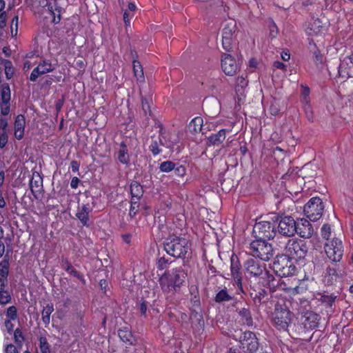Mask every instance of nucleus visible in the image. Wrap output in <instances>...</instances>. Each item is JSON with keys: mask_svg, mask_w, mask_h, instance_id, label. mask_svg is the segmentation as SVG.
I'll return each mask as SVG.
<instances>
[{"mask_svg": "<svg viewBox=\"0 0 353 353\" xmlns=\"http://www.w3.org/2000/svg\"><path fill=\"white\" fill-rule=\"evenodd\" d=\"M308 248L306 243L301 239H289L285 248V254L277 257L272 264L275 273L281 277L290 276L295 274L296 267L289 259H303Z\"/></svg>", "mask_w": 353, "mask_h": 353, "instance_id": "nucleus-1", "label": "nucleus"}, {"mask_svg": "<svg viewBox=\"0 0 353 353\" xmlns=\"http://www.w3.org/2000/svg\"><path fill=\"white\" fill-rule=\"evenodd\" d=\"M185 273L181 268L165 272L159 279V284L164 292H175L185 279Z\"/></svg>", "mask_w": 353, "mask_h": 353, "instance_id": "nucleus-2", "label": "nucleus"}, {"mask_svg": "<svg viewBox=\"0 0 353 353\" xmlns=\"http://www.w3.org/2000/svg\"><path fill=\"white\" fill-rule=\"evenodd\" d=\"M165 251L175 258H183L190 250L188 241L181 236L175 235L169 236L163 243Z\"/></svg>", "mask_w": 353, "mask_h": 353, "instance_id": "nucleus-3", "label": "nucleus"}, {"mask_svg": "<svg viewBox=\"0 0 353 353\" xmlns=\"http://www.w3.org/2000/svg\"><path fill=\"white\" fill-rule=\"evenodd\" d=\"M292 314L285 305L276 304L272 315V321L278 330L285 331L291 323Z\"/></svg>", "mask_w": 353, "mask_h": 353, "instance_id": "nucleus-4", "label": "nucleus"}, {"mask_svg": "<svg viewBox=\"0 0 353 353\" xmlns=\"http://www.w3.org/2000/svg\"><path fill=\"white\" fill-rule=\"evenodd\" d=\"M251 254L263 261H269L273 255L272 245L265 240L257 239L253 241L250 246Z\"/></svg>", "mask_w": 353, "mask_h": 353, "instance_id": "nucleus-5", "label": "nucleus"}, {"mask_svg": "<svg viewBox=\"0 0 353 353\" xmlns=\"http://www.w3.org/2000/svg\"><path fill=\"white\" fill-rule=\"evenodd\" d=\"M324 210L322 200L312 197L304 206V214L311 221H316L321 217Z\"/></svg>", "mask_w": 353, "mask_h": 353, "instance_id": "nucleus-6", "label": "nucleus"}, {"mask_svg": "<svg viewBox=\"0 0 353 353\" xmlns=\"http://www.w3.org/2000/svg\"><path fill=\"white\" fill-rule=\"evenodd\" d=\"M325 252L327 257L332 261H339L343 255V245L342 241L334 238L325 244Z\"/></svg>", "mask_w": 353, "mask_h": 353, "instance_id": "nucleus-7", "label": "nucleus"}, {"mask_svg": "<svg viewBox=\"0 0 353 353\" xmlns=\"http://www.w3.org/2000/svg\"><path fill=\"white\" fill-rule=\"evenodd\" d=\"M241 348L248 353H265L262 350L258 351L259 342L254 333L251 331L243 332L240 340Z\"/></svg>", "mask_w": 353, "mask_h": 353, "instance_id": "nucleus-8", "label": "nucleus"}, {"mask_svg": "<svg viewBox=\"0 0 353 353\" xmlns=\"http://www.w3.org/2000/svg\"><path fill=\"white\" fill-rule=\"evenodd\" d=\"M254 232L259 239H272L276 236L275 226L270 221H261L256 223L253 228Z\"/></svg>", "mask_w": 353, "mask_h": 353, "instance_id": "nucleus-9", "label": "nucleus"}, {"mask_svg": "<svg viewBox=\"0 0 353 353\" xmlns=\"http://www.w3.org/2000/svg\"><path fill=\"white\" fill-rule=\"evenodd\" d=\"M279 234L285 236H291L296 233V221L291 216L282 218L278 225Z\"/></svg>", "mask_w": 353, "mask_h": 353, "instance_id": "nucleus-10", "label": "nucleus"}, {"mask_svg": "<svg viewBox=\"0 0 353 353\" xmlns=\"http://www.w3.org/2000/svg\"><path fill=\"white\" fill-rule=\"evenodd\" d=\"M54 70V67L52 62L48 59L41 60L37 66L32 71L30 75V80L35 81L39 77L51 72Z\"/></svg>", "mask_w": 353, "mask_h": 353, "instance_id": "nucleus-11", "label": "nucleus"}, {"mask_svg": "<svg viewBox=\"0 0 353 353\" xmlns=\"http://www.w3.org/2000/svg\"><path fill=\"white\" fill-rule=\"evenodd\" d=\"M221 68L226 75L232 76L236 72L239 65L233 57L224 54L221 57Z\"/></svg>", "mask_w": 353, "mask_h": 353, "instance_id": "nucleus-12", "label": "nucleus"}, {"mask_svg": "<svg viewBox=\"0 0 353 353\" xmlns=\"http://www.w3.org/2000/svg\"><path fill=\"white\" fill-rule=\"evenodd\" d=\"M325 30V26L319 19H311L305 24V33L309 37L321 35Z\"/></svg>", "mask_w": 353, "mask_h": 353, "instance_id": "nucleus-13", "label": "nucleus"}, {"mask_svg": "<svg viewBox=\"0 0 353 353\" xmlns=\"http://www.w3.org/2000/svg\"><path fill=\"white\" fill-rule=\"evenodd\" d=\"M296 233L301 237L310 238L313 234V228L308 220L300 219L296 221Z\"/></svg>", "mask_w": 353, "mask_h": 353, "instance_id": "nucleus-14", "label": "nucleus"}, {"mask_svg": "<svg viewBox=\"0 0 353 353\" xmlns=\"http://www.w3.org/2000/svg\"><path fill=\"white\" fill-rule=\"evenodd\" d=\"M30 188L36 199H38L43 192V178L38 172H33L30 181Z\"/></svg>", "mask_w": 353, "mask_h": 353, "instance_id": "nucleus-15", "label": "nucleus"}, {"mask_svg": "<svg viewBox=\"0 0 353 353\" xmlns=\"http://www.w3.org/2000/svg\"><path fill=\"white\" fill-rule=\"evenodd\" d=\"M244 266L246 274L250 276H259L264 270V267L253 259H248Z\"/></svg>", "mask_w": 353, "mask_h": 353, "instance_id": "nucleus-16", "label": "nucleus"}, {"mask_svg": "<svg viewBox=\"0 0 353 353\" xmlns=\"http://www.w3.org/2000/svg\"><path fill=\"white\" fill-rule=\"evenodd\" d=\"M319 316L312 312H307L303 317V325L306 329H314L318 326Z\"/></svg>", "mask_w": 353, "mask_h": 353, "instance_id": "nucleus-17", "label": "nucleus"}, {"mask_svg": "<svg viewBox=\"0 0 353 353\" xmlns=\"http://www.w3.org/2000/svg\"><path fill=\"white\" fill-rule=\"evenodd\" d=\"M26 125V119L23 115L19 114L17 116L14 124V137L20 140L24 134V128Z\"/></svg>", "mask_w": 353, "mask_h": 353, "instance_id": "nucleus-18", "label": "nucleus"}, {"mask_svg": "<svg viewBox=\"0 0 353 353\" xmlns=\"http://www.w3.org/2000/svg\"><path fill=\"white\" fill-rule=\"evenodd\" d=\"M90 212L91 209L88 205H83L78 208L76 216L81 223L85 226L89 225L88 221Z\"/></svg>", "mask_w": 353, "mask_h": 353, "instance_id": "nucleus-19", "label": "nucleus"}, {"mask_svg": "<svg viewBox=\"0 0 353 353\" xmlns=\"http://www.w3.org/2000/svg\"><path fill=\"white\" fill-rule=\"evenodd\" d=\"M118 335L121 340L127 345L134 344L136 339L132 332L128 327H123L119 330Z\"/></svg>", "mask_w": 353, "mask_h": 353, "instance_id": "nucleus-20", "label": "nucleus"}, {"mask_svg": "<svg viewBox=\"0 0 353 353\" xmlns=\"http://www.w3.org/2000/svg\"><path fill=\"white\" fill-rule=\"evenodd\" d=\"M316 300L325 307H332L336 299L334 294H319L316 297Z\"/></svg>", "mask_w": 353, "mask_h": 353, "instance_id": "nucleus-21", "label": "nucleus"}, {"mask_svg": "<svg viewBox=\"0 0 353 353\" xmlns=\"http://www.w3.org/2000/svg\"><path fill=\"white\" fill-rule=\"evenodd\" d=\"M226 131L224 129L220 130L217 133L212 134L208 138L209 145H219L225 140Z\"/></svg>", "mask_w": 353, "mask_h": 353, "instance_id": "nucleus-22", "label": "nucleus"}, {"mask_svg": "<svg viewBox=\"0 0 353 353\" xmlns=\"http://www.w3.org/2000/svg\"><path fill=\"white\" fill-rule=\"evenodd\" d=\"M203 123V119L201 117H196L189 123L188 130L192 134L201 132Z\"/></svg>", "mask_w": 353, "mask_h": 353, "instance_id": "nucleus-23", "label": "nucleus"}, {"mask_svg": "<svg viewBox=\"0 0 353 353\" xmlns=\"http://www.w3.org/2000/svg\"><path fill=\"white\" fill-rule=\"evenodd\" d=\"M118 160L121 163L125 165H128L130 162L128 150L124 142H121L120 144V148L118 151Z\"/></svg>", "mask_w": 353, "mask_h": 353, "instance_id": "nucleus-24", "label": "nucleus"}, {"mask_svg": "<svg viewBox=\"0 0 353 353\" xmlns=\"http://www.w3.org/2000/svg\"><path fill=\"white\" fill-rule=\"evenodd\" d=\"M47 6L49 12L53 17V23H58L61 20V8L55 3H49L47 4Z\"/></svg>", "mask_w": 353, "mask_h": 353, "instance_id": "nucleus-25", "label": "nucleus"}, {"mask_svg": "<svg viewBox=\"0 0 353 353\" xmlns=\"http://www.w3.org/2000/svg\"><path fill=\"white\" fill-rule=\"evenodd\" d=\"M173 135L169 133H161L159 135V142L162 145L171 148L176 144V139H172Z\"/></svg>", "mask_w": 353, "mask_h": 353, "instance_id": "nucleus-26", "label": "nucleus"}, {"mask_svg": "<svg viewBox=\"0 0 353 353\" xmlns=\"http://www.w3.org/2000/svg\"><path fill=\"white\" fill-rule=\"evenodd\" d=\"M233 296L231 295L228 291L225 288L217 292L214 297V301L216 303L228 302L232 299Z\"/></svg>", "mask_w": 353, "mask_h": 353, "instance_id": "nucleus-27", "label": "nucleus"}, {"mask_svg": "<svg viewBox=\"0 0 353 353\" xmlns=\"http://www.w3.org/2000/svg\"><path fill=\"white\" fill-rule=\"evenodd\" d=\"M130 192L132 200H139L143 195L142 186L137 182H133L130 185Z\"/></svg>", "mask_w": 353, "mask_h": 353, "instance_id": "nucleus-28", "label": "nucleus"}, {"mask_svg": "<svg viewBox=\"0 0 353 353\" xmlns=\"http://www.w3.org/2000/svg\"><path fill=\"white\" fill-rule=\"evenodd\" d=\"M54 311V307L52 304H47L46 306H45L42 310V320L43 322L48 325L50 323V315L52 312Z\"/></svg>", "mask_w": 353, "mask_h": 353, "instance_id": "nucleus-29", "label": "nucleus"}, {"mask_svg": "<svg viewBox=\"0 0 353 353\" xmlns=\"http://www.w3.org/2000/svg\"><path fill=\"white\" fill-rule=\"evenodd\" d=\"M133 71L137 81H142L144 79L143 70L141 65L138 61H133Z\"/></svg>", "mask_w": 353, "mask_h": 353, "instance_id": "nucleus-30", "label": "nucleus"}, {"mask_svg": "<svg viewBox=\"0 0 353 353\" xmlns=\"http://www.w3.org/2000/svg\"><path fill=\"white\" fill-rule=\"evenodd\" d=\"M239 316L242 318L243 323L248 326H251L252 325V319L250 314V312L248 309L243 308L239 310Z\"/></svg>", "mask_w": 353, "mask_h": 353, "instance_id": "nucleus-31", "label": "nucleus"}, {"mask_svg": "<svg viewBox=\"0 0 353 353\" xmlns=\"http://www.w3.org/2000/svg\"><path fill=\"white\" fill-rule=\"evenodd\" d=\"M231 265H230V270L232 276L235 274H241L240 272V264L238 259V257L235 255H232L231 257Z\"/></svg>", "mask_w": 353, "mask_h": 353, "instance_id": "nucleus-32", "label": "nucleus"}, {"mask_svg": "<svg viewBox=\"0 0 353 353\" xmlns=\"http://www.w3.org/2000/svg\"><path fill=\"white\" fill-rule=\"evenodd\" d=\"M161 145H162V144L159 142V137H158V139H152L149 146V148L154 156H156L161 153Z\"/></svg>", "mask_w": 353, "mask_h": 353, "instance_id": "nucleus-33", "label": "nucleus"}, {"mask_svg": "<svg viewBox=\"0 0 353 353\" xmlns=\"http://www.w3.org/2000/svg\"><path fill=\"white\" fill-rule=\"evenodd\" d=\"M353 67V52L350 54L345 56L341 61L339 65L340 69H346Z\"/></svg>", "mask_w": 353, "mask_h": 353, "instance_id": "nucleus-34", "label": "nucleus"}, {"mask_svg": "<svg viewBox=\"0 0 353 353\" xmlns=\"http://www.w3.org/2000/svg\"><path fill=\"white\" fill-rule=\"evenodd\" d=\"M234 24L232 23L226 25L223 30L222 37L233 39V34L234 33Z\"/></svg>", "mask_w": 353, "mask_h": 353, "instance_id": "nucleus-35", "label": "nucleus"}, {"mask_svg": "<svg viewBox=\"0 0 353 353\" xmlns=\"http://www.w3.org/2000/svg\"><path fill=\"white\" fill-rule=\"evenodd\" d=\"M10 99V90L8 85H3L1 88V100L3 102H9Z\"/></svg>", "mask_w": 353, "mask_h": 353, "instance_id": "nucleus-36", "label": "nucleus"}, {"mask_svg": "<svg viewBox=\"0 0 353 353\" xmlns=\"http://www.w3.org/2000/svg\"><path fill=\"white\" fill-rule=\"evenodd\" d=\"M65 270L68 274L78 278L79 279H83V275L80 274L75 268H74V267L68 261L65 262Z\"/></svg>", "mask_w": 353, "mask_h": 353, "instance_id": "nucleus-37", "label": "nucleus"}, {"mask_svg": "<svg viewBox=\"0 0 353 353\" xmlns=\"http://www.w3.org/2000/svg\"><path fill=\"white\" fill-rule=\"evenodd\" d=\"M301 101L305 105H308L310 104V88L308 86L304 85H301Z\"/></svg>", "mask_w": 353, "mask_h": 353, "instance_id": "nucleus-38", "label": "nucleus"}, {"mask_svg": "<svg viewBox=\"0 0 353 353\" xmlns=\"http://www.w3.org/2000/svg\"><path fill=\"white\" fill-rule=\"evenodd\" d=\"M175 164L170 161H163L160 164L159 169L163 172H169L174 169Z\"/></svg>", "mask_w": 353, "mask_h": 353, "instance_id": "nucleus-39", "label": "nucleus"}, {"mask_svg": "<svg viewBox=\"0 0 353 353\" xmlns=\"http://www.w3.org/2000/svg\"><path fill=\"white\" fill-rule=\"evenodd\" d=\"M9 263L8 260H3L0 263V275L1 278L7 279L8 274Z\"/></svg>", "mask_w": 353, "mask_h": 353, "instance_id": "nucleus-40", "label": "nucleus"}, {"mask_svg": "<svg viewBox=\"0 0 353 353\" xmlns=\"http://www.w3.org/2000/svg\"><path fill=\"white\" fill-rule=\"evenodd\" d=\"M234 280V284L237 285L236 293L240 294L243 292L242 285L241 274H235L232 276Z\"/></svg>", "mask_w": 353, "mask_h": 353, "instance_id": "nucleus-41", "label": "nucleus"}, {"mask_svg": "<svg viewBox=\"0 0 353 353\" xmlns=\"http://www.w3.org/2000/svg\"><path fill=\"white\" fill-rule=\"evenodd\" d=\"M39 350L41 353H50V345L46 338L41 337L39 339Z\"/></svg>", "mask_w": 353, "mask_h": 353, "instance_id": "nucleus-42", "label": "nucleus"}, {"mask_svg": "<svg viewBox=\"0 0 353 353\" xmlns=\"http://www.w3.org/2000/svg\"><path fill=\"white\" fill-rule=\"evenodd\" d=\"M321 236L323 239L328 240L331 236L332 230L330 225L324 224L321 228Z\"/></svg>", "mask_w": 353, "mask_h": 353, "instance_id": "nucleus-43", "label": "nucleus"}, {"mask_svg": "<svg viewBox=\"0 0 353 353\" xmlns=\"http://www.w3.org/2000/svg\"><path fill=\"white\" fill-rule=\"evenodd\" d=\"M18 22H19V17L18 15L14 16L11 21L10 29L11 34L12 36H16L18 30Z\"/></svg>", "mask_w": 353, "mask_h": 353, "instance_id": "nucleus-44", "label": "nucleus"}, {"mask_svg": "<svg viewBox=\"0 0 353 353\" xmlns=\"http://www.w3.org/2000/svg\"><path fill=\"white\" fill-rule=\"evenodd\" d=\"M308 49L310 50V51L311 52H312L314 54V55L316 57V58L317 59H319L320 52H319V50L316 48V43H314V41L312 39L309 41Z\"/></svg>", "mask_w": 353, "mask_h": 353, "instance_id": "nucleus-45", "label": "nucleus"}, {"mask_svg": "<svg viewBox=\"0 0 353 353\" xmlns=\"http://www.w3.org/2000/svg\"><path fill=\"white\" fill-rule=\"evenodd\" d=\"M10 300L9 293L6 290H0V304H6Z\"/></svg>", "mask_w": 353, "mask_h": 353, "instance_id": "nucleus-46", "label": "nucleus"}, {"mask_svg": "<svg viewBox=\"0 0 353 353\" xmlns=\"http://www.w3.org/2000/svg\"><path fill=\"white\" fill-rule=\"evenodd\" d=\"M6 316L9 318L8 320H14L17 317V309L14 306H10L8 308Z\"/></svg>", "mask_w": 353, "mask_h": 353, "instance_id": "nucleus-47", "label": "nucleus"}, {"mask_svg": "<svg viewBox=\"0 0 353 353\" xmlns=\"http://www.w3.org/2000/svg\"><path fill=\"white\" fill-rule=\"evenodd\" d=\"M232 39L222 37V46L226 51H230L232 48Z\"/></svg>", "mask_w": 353, "mask_h": 353, "instance_id": "nucleus-48", "label": "nucleus"}, {"mask_svg": "<svg viewBox=\"0 0 353 353\" xmlns=\"http://www.w3.org/2000/svg\"><path fill=\"white\" fill-rule=\"evenodd\" d=\"M1 113L3 116H6L10 112V105L9 102H3L0 103Z\"/></svg>", "mask_w": 353, "mask_h": 353, "instance_id": "nucleus-49", "label": "nucleus"}, {"mask_svg": "<svg viewBox=\"0 0 353 353\" xmlns=\"http://www.w3.org/2000/svg\"><path fill=\"white\" fill-rule=\"evenodd\" d=\"M138 208L139 205L137 204V201H132L129 212L130 216H134L137 214Z\"/></svg>", "mask_w": 353, "mask_h": 353, "instance_id": "nucleus-50", "label": "nucleus"}, {"mask_svg": "<svg viewBox=\"0 0 353 353\" xmlns=\"http://www.w3.org/2000/svg\"><path fill=\"white\" fill-rule=\"evenodd\" d=\"M141 104H142V109H143L145 114H147L148 113H150L149 101L145 99H142Z\"/></svg>", "mask_w": 353, "mask_h": 353, "instance_id": "nucleus-51", "label": "nucleus"}, {"mask_svg": "<svg viewBox=\"0 0 353 353\" xmlns=\"http://www.w3.org/2000/svg\"><path fill=\"white\" fill-rule=\"evenodd\" d=\"M174 172L177 176H183L185 174L186 169L183 165L174 167Z\"/></svg>", "mask_w": 353, "mask_h": 353, "instance_id": "nucleus-52", "label": "nucleus"}, {"mask_svg": "<svg viewBox=\"0 0 353 353\" xmlns=\"http://www.w3.org/2000/svg\"><path fill=\"white\" fill-rule=\"evenodd\" d=\"M168 264V260L165 259V257H161L157 263L158 269L162 270L166 268Z\"/></svg>", "mask_w": 353, "mask_h": 353, "instance_id": "nucleus-53", "label": "nucleus"}, {"mask_svg": "<svg viewBox=\"0 0 353 353\" xmlns=\"http://www.w3.org/2000/svg\"><path fill=\"white\" fill-rule=\"evenodd\" d=\"M0 61L4 63V65L6 67V74L7 76V78H10L11 75H12V73H10L9 68L10 65H11V63L9 61L3 59H0Z\"/></svg>", "mask_w": 353, "mask_h": 353, "instance_id": "nucleus-54", "label": "nucleus"}, {"mask_svg": "<svg viewBox=\"0 0 353 353\" xmlns=\"http://www.w3.org/2000/svg\"><path fill=\"white\" fill-rule=\"evenodd\" d=\"M0 61L4 63V65L6 67V74L7 76V78H10L11 75H12V73H10L9 68L10 65H11V63L9 61L3 59H0Z\"/></svg>", "mask_w": 353, "mask_h": 353, "instance_id": "nucleus-55", "label": "nucleus"}, {"mask_svg": "<svg viewBox=\"0 0 353 353\" xmlns=\"http://www.w3.org/2000/svg\"><path fill=\"white\" fill-rule=\"evenodd\" d=\"M5 327L8 334H11L13 332L14 325L10 320H6L5 321Z\"/></svg>", "mask_w": 353, "mask_h": 353, "instance_id": "nucleus-56", "label": "nucleus"}, {"mask_svg": "<svg viewBox=\"0 0 353 353\" xmlns=\"http://www.w3.org/2000/svg\"><path fill=\"white\" fill-rule=\"evenodd\" d=\"M7 14L6 12L0 14V28H3L6 24Z\"/></svg>", "mask_w": 353, "mask_h": 353, "instance_id": "nucleus-57", "label": "nucleus"}, {"mask_svg": "<svg viewBox=\"0 0 353 353\" xmlns=\"http://www.w3.org/2000/svg\"><path fill=\"white\" fill-rule=\"evenodd\" d=\"M14 340L17 343L21 342V341L23 339V336H22L21 332L18 329H17L14 332Z\"/></svg>", "mask_w": 353, "mask_h": 353, "instance_id": "nucleus-58", "label": "nucleus"}, {"mask_svg": "<svg viewBox=\"0 0 353 353\" xmlns=\"http://www.w3.org/2000/svg\"><path fill=\"white\" fill-rule=\"evenodd\" d=\"M5 353H19L16 347L12 344L8 345L5 349Z\"/></svg>", "mask_w": 353, "mask_h": 353, "instance_id": "nucleus-59", "label": "nucleus"}, {"mask_svg": "<svg viewBox=\"0 0 353 353\" xmlns=\"http://www.w3.org/2000/svg\"><path fill=\"white\" fill-rule=\"evenodd\" d=\"M80 183V180L78 177L77 176H74L72 179H71V181H70V187L72 188V189H76L77 188L79 184Z\"/></svg>", "mask_w": 353, "mask_h": 353, "instance_id": "nucleus-60", "label": "nucleus"}, {"mask_svg": "<svg viewBox=\"0 0 353 353\" xmlns=\"http://www.w3.org/2000/svg\"><path fill=\"white\" fill-rule=\"evenodd\" d=\"M305 113H306L307 119L309 120H312V119H313L312 112L311 110V108H310V104L305 105Z\"/></svg>", "mask_w": 353, "mask_h": 353, "instance_id": "nucleus-61", "label": "nucleus"}, {"mask_svg": "<svg viewBox=\"0 0 353 353\" xmlns=\"http://www.w3.org/2000/svg\"><path fill=\"white\" fill-rule=\"evenodd\" d=\"M80 167V164L77 161H72L71 162V169L73 172H77L79 171Z\"/></svg>", "mask_w": 353, "mask_h": 353, "instance_id": "nucleus-62", "label": "nucleus"}, {"mask_svg": "<svg viewBox=\"0 0 353 353\" xmlns=\"http://www.w3.org/2000/svg\"><path fill=\"white\" fill-rule=\"evenodd\" d=\"M147 308H148V305H147L145 301L141 302L140 304V307H139L141 315H143V316L146 315Z\"/></svg>", "mask_w": 353, "mask_h": 353, "instance_id": "nucleus-63", "label": "nucleus"}, {"mask_svg": "<svg viewBox=\"0 0 353 353\" xmlns=\"http://www.w3.org/2000/svg\"><path fill=\"white\" fill-rule=\"evenodd\" d=\"M270 111L271 114L272 115H276L279 112L280 110L279 107L274 104H272L270 108Z\"/></svg>", "mask_w": 353, "mask_h": 353, "instance_id": "nucleus-64", "label": "nucleus"}]
</instances>
